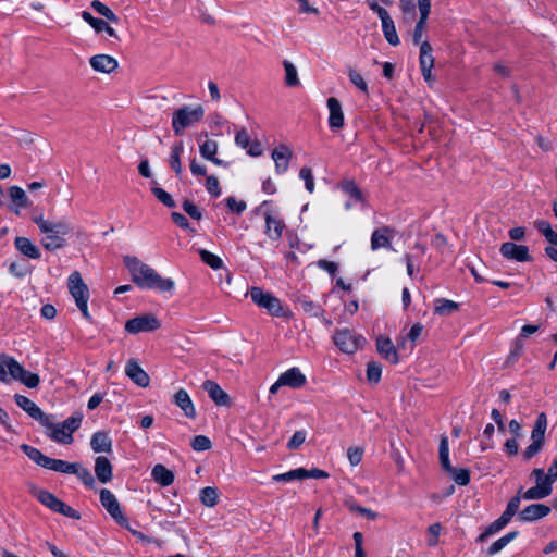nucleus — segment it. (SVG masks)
Segmentation results:
<instances>
[{"label": "nucleus", "instance_id": "4d7b16f0", "mask_svg": "<svg viewBox=\"0 0 557 557\" xmlns=\"http://www.w3.org/2000/svg\"><path fill=\"white\" fill-rule=\"evenodd\" d=\"M348 508L351 512L358 513L364 517L368 520H375L377 518V513L370 508L362 507L356 503H349Z\"/></svg>", "mask_w": 557, "mask_h": 557}, {"label": "nucleus", "instance_id": "dca6fc26", "mask_svg": "<svg viewBox=\"0 0 557 557\" xmlns=\"http://www.w3.org/2000/svg\"><path fill=\"white\" fill-rule=\"evenodd\" d=\"M500 253L511 260L524 262L530 260L529 249L523 245H516L515 243L507 242L502 244Z\"/></svg>", "mask_w": 557, "mask_h": 557}, {"label": "nucleus", "instance_id": "6ab92c4d", "mask_svg": "<svg viewBox=\"0 0 557 557\" xmlns=\"http://www.w3.org/2000/svg\"><path fill=\"white\" fill-rule=\"evenodd\" d=\"M376 349L377 352L388 362L393 364L398 363V352L391 338L385 336H379L376 338Z\"/></svg>", "mask_w": 557, "mask_h": 557}, {"label": "nucleus", "instance_id": "c03bdc74", "mask_svg": "<svg viewBox=\"0 0 557 557\" xmlns=\"http://www.w3.org/2000/svg\"><path fill=\"white\" fill-rule=\"evenodd\" d=\"M283 66L285 70V84L289 87L298 86L299 78L296 66L288 60L283 61Z\"/></svg>", "mask_w": 557, "mask_h": 557}, {"label": "nucleus", "instance_id": "8fccbe9b", "mask_svg": "<svg viewBox=\"0 0 557 557\" xmlns=\"http://www.w3.org/2000/svg\"><path fill=\"white\" fill-rule=\"evenodd\" d=\"M440 461L442 468H450V461H449V444H448V437L446 435H443L440 441Z\"/></svg>", "mask_w": 557, "mask_h": 557}, {"label": "nucleus", "instance_id": "c756f323", "mask_svg": "<svg viewBox=\"0 0 557 557\" xmlns=\"http://www.w3.org/2000/svg\"><path fill=\"white\" fill-rule=\"evenodd\" d=\"M13 380L20 381L28 388H36L40 384L38 374L25 370L20 363V369L13 374Z\"/></svg>", "mask_w": 557, "mask_h": 557}, {"label": "nucleus", "instance_id": "de8ad7c7", "mask_svg": "<svg viewBox=\"0 0 557 557\" xmlns=\"http://www.w3.org/2000/svg\"><path fill=\"white\" fill-rule=\"evenodd\" d=\"M219 145L213 139H207L199 146V152L206 160L213 159V156L218 153Z\"/></svg>", "mask_w": 557, "mask_h": 557}, {"label": "nucleus", "instance_id": "4468645a", "mask_svg": "<svg viewBox=\"0 0 557 557\" xmlns=\"http://www.w3.org/2000/svg\"><path fill=\"white\" fill-rule=\"evenodd\" d=\"M125 374L138 386L147 387L150 377L135 359H129L125 367Z\"/></svg>", "mask_w": 557, "mask_h": 557}, {"label": "nucleus", "instance_id": "7ed1b4c3", "mask_svg": "<svg viewBox=\"0 0 557 557\" xmlns=\"http://www.w3.org/2000/svg\"><path fill=\"white\" fill-rule=\"evenodd\" d=\"M203 115L205 110L200 104H197L195 107L183 106L180 109H177L173 113L172 117V127L175 135H182L186 127H189L193 124L201 121Z\"/></svg>", "mask_w": 557, "mask_h": 557}, {"label": "nucleus", "instance_id": "412c9836", "mask_svg": "<svg viewBox=\"0 0 557 557\" xmlns=\"http://www.w3.org/2000/svg\"><path fill=\"white\" fill-rule=\"evenodd\" d=\"M306 382V375L296 367L288 369L280 375V383L292 388H300Z\"/></svg>", "mask_w": 557, "mask_h": 557}, {"label": "nucleus", "instance_id": "72a5a7b5", "mask_svg": "<svg viewBox=\"0 0 557 557\" xmlns=\"http://www.w3.org/2000/svg\"><path fill=\"white\" fill-rule=\"evenodd\" d=\"M183 150H184L183 143L180 141L172 146L171 154L169 157V164L177 176H180L183 172V166H182V162H181V156L183 153Z\"/></svg>", "mask_w": 557, "mask_h": 557}, {"label": "nucleus", "instance_id": "864d4df0", "mask_svg": "<svg viewBox=\"0 0 557 557\" xmlns=\"http://www.w3.org/2000/svg\"><path fill=\"white\" fill-rule=\"evenodd\" d=\"M348 76H349L350 82L358 89H360L363 94H368V91H369L368 84H367V82L364 81V78L362 77V75L360 73H358L356 70L349 67L348 69Z\"/></svg>", "mask_w": 557, "mask_h": 557}, {"label": "nucleus", "instance_id": "49530a36", "mask_svg": "<svg viewBox=\"0 0 557 557\" xmlns=\"http://www.w3.org/2000/svg\"><path fill=\"white\" fill-rule=\"evenodd\" d=\"M90 5L95 11H97L100 15L106 17L108 21L113 22V23H116L119 21V17L116 16V14L101 1L94 0Z\"/></svg>", "mask_w": 557, "mask_h": 557}, {"label": "nucleus", "instance_id": "e2e57ef3", "mask_svg": "<svg viewBox=\"0 0 557 557\" xmlns=\"http://www.w3.org/2000/svg\"><path fill=\"white\" fill-rule=\"evenodd\" d=\"M151 190L153 195L158 198V200L162 202L164 206L169 208L175 207V202L172 199L171 195L166 193L164 189L160 187H153Z\"/></svg>", "mask_w": 557, "mask_h": 557}, {"label": "nucleus", "instance_id": "aec40b11", "mask_svg": "<svg viewBox=\"0 0 557 557\" xmlns=\"http://www.w3.org/2000/svg\"><path fill=\"white\" fill-rule=\"evenodd\" d=\"M329 125L332 129H339L344 126V112L341 102L331 97L327 99Z\"/></svg>", "mask_w": 557, "mask_h": 557}, {"label": "nucleus", "instance_id": "5701e85b", "mask_svg": "<svg viewBox=\"0 0 557 557\" xmlns=\"http://www.w3.org/2000/svg\"><path fill=\"white\" fill-rule=\"evenodd\" d=\"M174 404L184 412L187 418L196 417V408L191 398L184 388H180L174 395Z\"/></svg>", "mask_w": 557, "mask_h": 557}, {"label": "nucleus", "instance_id": "13d9d810", "mask_svg": "<svg viewBox=\"0 0 557 557\" xmlns=\"http://www.w3.org/2000/svg\"><path fill=\"white\" fill-rule=\"evenodd\" d=\"M505 528V525H503V523L496 519L494 522H492L483 533H481L476 541L478 542H484L487 537L498 533L499 531H502L503 529Z\"/></svg>", "mask_w": 557, "mask_h": 557}, {"label": "nucleus", "instance_id": "1a4fd4ad", "mask_svg": "<svg viewBox=\"0 0 557 557\" xmlns=\"http://www.w3.org/2000/svg\"><path fill=\"white\" fill-rule=\"evenodd\" d=\"M100 502L101 505L106 508V510L109 512V515L119 523V524H125L126 518L124 517L120 503L116 499L115 495L107 490L102 488L100 491Z\"/></svg>", "mask_w": 557, "mask_h": 557}, {"label": "nucleus", "instance_id": "69168bd1", "mask_svg": "<svg viewBox=\"0 0 557 557\" xmlns=\"http://www.w3.org/2000/svg\"><path fill=\"white\" fill-rule=\"evenodd\" d=\"M206 188L208 193L213 197H219L221 195V187L218 177L211 175L207 177Z\"/></svg>", "mask_w": 557, "mask_h": 557}, {"label": "nucleus", "instance_id": "473e14b6", "mask_svg": "<svg viewBox=\"0 0 557 557\" xmlns=\"http://www.w3.org/2000/svg\"><path fill=\"white\" fill-rule=\"evenodd\" d=\"M153 480L162 486H169L174 481V474L163 465H156L151 471Z\"/></svg>", "mask_w": 557, "mask_h": 557}, {"label": "nucleus", "instance_id": "338daca9", "mask_svg": "<svg viewBox=\"0 0 557 557\" xmlns=\"http://www.w3.org/2000/svg\"><path fill=\"white\" fill-rule=\"evenodd\" d=\"M74 474H76L86 485L92 486L95 483L94 476L90 473L89 470L86 468L81 467L79 463L76 465V471H74Z\"/></svg>", "mask_w": 557, "mask_h": 557}, {"label": "nucleus", "instance_id": "ddd939ff", "mask_svg": "<svg viewBox=\"0 0 557 557\" xmlns=\"http://www.w3.org/2000/svg\"><path fill=\"white\" fill-rule=\"evenodd\" d=\"M89 64L95 72L102 74H111L119 66L117 60L109 54H96L89 59Z\"/></svg>", "mask_w": 557, "mask_h": 557}, {"label": "nucleus", "instance_id": "39448f33", "mask_svg": "<svg viewBox=\"0 0 557 557\" xmlns=\"http://www.w3.org/2000/svg\"><path fill=\"white\" fill-rule=\"evenodd\" d=\"M251 300L260 308L265 309L269 314L274 317H284L286 312L281 304V300L272 293L264 292L260 287L250 288Z\"/></svg>", "mask_w": 557, "mask_h": 557}, {"label": "nucleus", "instance_id": "c9c22d12", "mask_svg": "<svg viewBox=\"0 0 557 557\" xmlns=\"http://www.w3.org/2000/svg\"><path fill=\"white\" fill-rule=\"evenodd\" d=\"M547 429V418L544 412L540 413L536 418L534 428L531 432V440L544 444L545 432Z\"/></svg>", "mask_w": 557, "mask_h": 557}, {"label": "nucleus", "instance_id": "680f3d73", "mask_svg": "<svg viewBox=\"0 0 557 557\" xmlns=\"http://www.w3.org/2000/svg\"><path fill=\"white\" fill-rule=\"evenodd\" d=\"M82 420L83 416L81 413H75L64 420L62 424L63 428H65L72 435L79 428Z\"/></svg>", "mask_w": 557, "mask_h": 557}, {"label": "nucleus", "instance_id": "bf43d9fd", "mask_svg": "<svg viewBox=\"0 0 557 557\" xmlns=\"http://www.w3.org/2000/svg\"><path fill=\"white\" fill-rule=\"evenodd\" d=\"M211 441L205 435H197L191 441V447L196 451H205L211 448Z\"/></svg>", "mask_w": 557, "mask_h": 557}, {"label": "nucleus", "instance_id": "37998d69", "mask_svg": "<svg viewBox=\"0 0 557 557\" xmlns=\"http://www.w3.org/2000/svg\"><path fill=\"white\" fill-rule=\"evenodd\" d=\"M200 502L207 507H213L218 504L219 493L215 487L207 486L199 492Z\"/></svg>", "mask_w": 557, "mask_h": 557}, {"label": "nucleus", "instance_id": "393cba45", "mask_svg": "<svg viewBox=\"0 0 557 557\" xmlns=\"http://www.w3.org/2000/svg\"><path fill=\"white\" fill-rule=\"evenodd\" d=\"M393 231L388 227L375 230L371 236V249L391 248V238Z\"/></svg>", "mask_w": 557, "mask_h": 557}, {"label": "nucleus", "instance_id": "f03ea898", "mask_svg": "<svg viewBox=\"0 0 557 557\" xmlns=\"http://www.w3.org/2000/svg\"><path fill=\"white\" fill-rule=\"evenodd\" d=\"M33 222L38 226L41 237V245L46 250L54 251L66 246V236L72 227L65 220L51 221L42 215L33 216Z\"/></svg>", "mask_w": 557, "mask_h": 557}, {"label": "nucleus", "instance_id": "4be33fe9", "mask_svg": "<svg viewBox=\"0 0 557 557\" xmlns=\"http://www.w3.org/2000/svg\"><path fill=\"white\" fill-rule=\"evenodd\" d=\"M203 389L218 406H230V396L214 381H205Z\"/></svg>", "mask_w": 557, "mask_h": 557}, {"label": "nucleus", "instance_id": "cd10ccee", "mask_svg": "<svg viewBox=\"0 0 557 557\" xmlns=\"http://www.w3.org/2000/svg\"><path fill=\"white\" fill-rule=\"evenodd\" d=\"M90 446L95 453H110L112 450V441L108 433L96 432L91 436Z\"/></svg>", "mask_w": 557, "mask_h": 557}, {"label": "nucleus", "instance_id": "3c124183", "mask_svg": "<svg viewBox=\"0 0 557 557\" xmlns=\"http://www.w3.org/2000/svg\"><path fill=\"white\" fill-rule=\"evenodd\" d=\"M423 331V325L421 323H416L411 326L407 337H404L401 338L400 341H398V346L399 347H405L406 346V343L407 341L409 339L410 342L414 343L421 335ZM413 344H411L410 348L412 349L413 348Z\"/></svg>", "mask_w": 557, "mask_h": 557}, {"label": "nucleus", "instance_id": "0eeeda50", "mask_svg": "<svg viewBox=\"0 0 557 557\" xmlns=\"http://www.w3.org/2000/svg\"><path fill=\"white\" fill-rule=\"evenodd\" d=\"M333 341L339 350L345 354H354L366 343V338L363 336L356 334L348 329L335 332Z\"/></svg>", "mask_w": 557, "mask_h": 557}, {"label": "nucleus", "instance_id": "58836bf2", "mask_svg": "<svg viewBox=\"0 0 557 557\" xmlns=\"http://www.w3.org/2000/svg\"><path fill=\"white\" fill-rule=\"evenodd\" d=\"M21 449L29 459H32L38 466L46 468L49 457L45 456L39 449L27 444H22Z\"/></svg>", "mask_w": 557, "mask_h": 557}, {"label": "nucleus", "instance_id": "4c0bfd02", "mask_svg": "<svg viewBox=\"0 0 557 557\" xmlns=\"http://www.w3.org/2000/svg\"><path fill=\"white\" fill-rule=\"evenodd\" d=\"M77 463H71L61 459H52L49 457L46 469L53 470L60 473H71L74 474L76 471Z\"/></svg>", "mask_w": 557, "mask_h": 557}, {"label": "nucleus", "instance_id": "a19ab883", "mask_svg": "<svg viewBox=\"0 0 557 557\" xmlns=\"http://www.w3.org/2000/svg\"><path fill=\"white\" fill-rule=\"evenodd\" d=\"M444 470L450 475V478L458 485L466 486L470 481V473L465 468H455L450 465V468H444Z\"/></svg>", "mask_w": 557, "mask_h": 557}, {"label": "nucleus", "instance_id": "2f4dec72", "mask_svg": "<svg viewBox=\"0 0 557 557\" xmlns=\"http://www.w3.org/2000/svg\"><path fill=\"white\" fill-rule=\"evenodd\" d=\"M459 310V304L445 298L434 300V313L441 317H448Z\"/></svg>", "mask_w": 557, "mask_h": 557}, {"label": "nucleus", "instance_id": "0e129e2a", "mask_svg": "<svg viewBox=\"0 0 557 557\" xmlns=\"http://www.w3.org/2000/svg\"><path fill=\"white\" fill-rule=\"evenodd\" d=\"M299 177L305 181L306 189L309 193H313V190H314V181H313V175H312L311 169L308 168V166L301 168L300 171H299Z\"/></svg>", "mask_w": 557, "mask_h": 557}, {"label": "nucleus", "instance_id": "e433bc0d", "mask_svg": "<svg viewBox=\"0 0 557 557\" xmlns=\"http://www.w3.org/2000/svg\"><path fill=\"white\" fill-rule=\"evenodd\" d=\"M519 532L518 531H511L495 541L490 548L487 549L488 556H494L498 554L503 548H505L510 542H512L517 536Z\"/></svg>", "mask_w": 557, "mask_h": 557}, {"label": "nucleus", "instance_id": "f3484780", "mask_svg": "<svg viewBox=\"0 0 557 557\" xmlns=\"http://www.w3.org/2000/svg\"><path fill=\"white\" fill-rule=\"evenodd\" d=\"M265 230L264 233L272 242L281 239L283 231L285 230V223L278 216L273 215L271 212L264 213Z\"/></svg>", "mask_w": 557, "mask_h": 557}, {"label": "nucleus", "instance_id": "bb28decb", "mask_svg": "<svg viewBox=\"0 0 557 557\" xmlns=\"http://www.w3.org/2000/svg\"><path fill=\"white\" fill-rule=\"evenodd\" d=\"M95 473L101 483H108L112 479V466L107 457L99 456L95 460Z\"/></svg>", "mask_w": 557, "mask_h": 557}, {"label": "nucleus", "instance_id": "2eb2a0df", "mask_svg": "<svg viewBox=\"0 0 557 557\" xmlns=\"http://www.w3.org/2000/svg\"><path fill=\"white\" fill-rule=\"evenodd\" d=\"M271 157L275 163V172L283 174L288 170L293 151L288 146L280 145L273 149Z\"/></svg>", "mask_w": 557, "mask_h": 557}, {"label": "nucleus", "instance_id": "7c9ffc66", "mask_svg": "<svg viewBox=\"0 0 557 557\" xmlns=\"http://www.w3.org/2000/svg\"><path fill=\"white\" fill-rule=\"evenodd\" d=\"M9 196L15 206V208H13V211L16 214H20L21 208H27L29 206L26 193L20 186H11L9 188Z\"/></svg>", "mask_w": 557, "mask_h": 557}, {"label": "nucleus", "instance_id": "c85d7f7f", "mask_svg": "<svg viewBox=\"0 0 557 557\" xmlns=\"http://www.w3.org/2000/svg\"><path fill=\"white\" fill-rule=\"evenodd\" d=\"M82 18L88 23L96 32H106L110 37H117L116 32L111 26H109L106 21L94 17L91 13L83 11Z\"/></svg>", "mask_w": 557, "mask_h": 557}, {"label": "nucleus", "instance_id": "f704fd0d", "mask_svg": "<svg viewBox=\"0 0 557 557\" xmlns=\"http://www.w3.org/2000/svg\"><path fill=\"white\" fill-rule=\"evenodd\" d=\"M382 23V30L385 36V39L388 41L392 46L399 45L400 40L397 35L394 22L392 17L388 15L387 17H384L381 20Z\"/></svg>", "mask_w": 557, "mask_h": 557}, {"label": "nucleus", "instance_id": "a18cd8bd", "mask_svg": "<svg viewBox=\"0 0 557 557\" xmlns=\"http://www.w3.org/2000/svg\"><path fill=\"white\" fill-rule=\"evenodd\" d=\"M339 186H341V189L346 195L351 197L355 201H359V202L363 201L362 193L359 189V187L355 184L354 181H349V180L343 181Z\"/></svg>", "mask_w": 557, "mask_h": 557}, {"label": "nucleus", "instance_id": "f8f14e48", "mask_svg": "<svg viewBox=\"0 0 557 557\" xmlns=\"http://www.w3.org/2000/svg\"><path fill=\"white\" fill-rule=\"evenodd\" d=\"M48 424H41L47 429V436H49L52 441L62 443V444H71L73 442V435L63 428L61 423H53L50 416H47Z\"/></svg>", "mask_w": 557, "mask_h": 557}, {"label": "nucleus", "instance_id": "f257e3e1", "mask_svg": "<svg viewBox=\"0 0 557 557\" xmlns=\"http://www.w3.org/2000/svg\"><path fill=\"white\" fill-rule=\"evenodd\" d=\"M124 263L129 271L133 283L139 288L173 294L175 282L172 278L162 277L152 267L143 262L137 257L126 256Z\"/></svg>", "mask_w": 557, "mask_h": 557}, {"label": "nucleus", "instance_id": "052dcab7", "mask_svg": "<svg viewBox=\"0 0 557 557\" xmlns=\"http://www.w3.org/2000/svg\"><path fill=\"white\" fill-rule=\"evenodd\" d=\"M531 475L535 479V485L544 487H553V481H549L545 474V471L541 468H535Z\"/></svg>", "mask_w": 557, "mask_h": 557}, {"label": "nucleus", "instance_id": "a878e982", "mask_svg": "<svg viewBox=\"0 0 557 557\" xmlns=\"http://www.w3.org/2000/svg\"><path fill=\"white\" fill-rule=\"evenodd\" d=\"M20 369V362L8 355H0V381L7 382Z\"/></svg>", "mask_w": 557, "mask_h": 557}, {"label": "nucleus", "instance_id": "5fc2aeb1", "mask_svg": "<svg viewBox=\"0 0 557 557\" xmlns=\"http://www.w3.org/2000/svg\"><path fill=\"white\" fill-rule=\"evenodd\" d=\"M382 367L375 361H371L367 366V379L369 382L377 383L381 380Z\"/></svg>", "mask_w": 557, "mask_h": 557}, {"label": "nucleus", "instance_id": "9b49d317", "mask_svg": "<svg viewBox=\"0 0 557 557\" xmlns=\"http://www.w3.org/2000/svg\"><path fill=\"white\" fill-rule=\"evenodd\" d=\"M418 9L420 13V18L416 24L412 39L414 45L421 46V44L423 42L422 37L426 26V21L431 12V0H418Z\"/></svg>", "mask_w": 557, "mask_h": 557}, {"label": "nucleus", "instance_id": "423d86ee", "mask_svg": "<svg viewBox=\"0 0 557 557\" xmlns=\"http://www.w3.org/2000/svg\"><path fill=\"white\" fill-rule=\"evenodd\" d=\"M34 494L42 505L52 511L76 520L81 518V515L75 509L66 505L50 492L45 490H34Z\"/></svg>", "mask_w": 557, "mask_h": 557}, {"label": "nucleus", "instance_id": "79ce46f5", "mask_svg": "<svg viewBox=\"0 0 557 557\" xmlns=\"http://www.w3.org/2000/svg\"><path fill=\"white\" fill-rule=\"evenodd\" d=\"M433 64L432 47L428 41H423L420 46V67L428 71Z\"/></svg>", "mask_w": 557, "mask_h": 557}, {"label": "nucleus", "instance_id": "9d476101", "mask_svg": "<svg viewBox=\"0 0 557 557\" xmlns=\"http://www.w3.org/2000/svg\"><path fill=\"white\" fill-rule=\"evenodd\" d=\"M14 400L16 405L29 417L37 420L40 424H48V414H46L32 399L27 398L26 396L15 394Z\"/></svg>", "mask_w": 557, "mask_h": 557}, {"label": "nucleus", "instance_id": "a211bd4d", "mask_svg": "<svg viewBox=\"0 0 557 557\" xmlns=\"http://www.w3.org/2000/svg\"><path fill=\"white\" fill-rule=\"evenodd\" d=\"M550 512V508L544 504H531L524 507L518 515L523 522H532L546 517Z\"/></svg>", "mask_w": 557, "mask_h": 557}, {"label": "nucleus", "instance_id": "b1692460", "mask_svg": "<svg viewBox=\"0 0 557 557\" xmlns=\"http://www.w3.org/2000/svg\"><path fill=\"white\" fill-rule=\"evenodd\" d=\"M14 246L22 255L30 259H39L41 257L39 248L27 237H16Z\"/></svg>", "mask_w": 557, "mask_h": 557}, {"label": "nucleus", "instance_id": "6e6552de", "mask_svg": "<svg viewBox=\"0 0 557 557\" xmlns=\"http://www.w3.org/2000/svg\"><path fill=\"white\" fill-rule=\"evenodd\" d=\"M161 326V322L154 314H143L128 320L125 323V331L131 334L152 332Z\"/></svg>", "mask_w": 557, "mask_h": 557}, {"label": "nucleus", "instance_id": "6e6d98bb", "mask_svg": "<svg viewBox=\"0 0 557 557\" xmlns=\"http://www.w3.org/2000/svg\"><path fill=\"white\" fill-rule=\"evenodd\" d=\"M304 474L302 468H298L285 473L275 474L272 479L276 482H289L293 480H301V475Z\"/></svg>", "mask_w": 557, "mask_h": 557}, {"label": "nucleus", "instance_id": "603ef678", "mask_svg": "<svg viewBox=\"0 0 557 557\" xmlns=\"http://www.w3.org/2000/svg\"><path fill=\"white\" fill-rule=\"evenodd\" d=\"M399 7L404 14V22L411 23L416 15V7L413 0H399Z\"/></svg>", "mask_w": 557, "mask_h": 557}, {"label": "nucleus", "instance_id": "ea45409f", "mask_svg": "<svg viewBox=\"0 0 557 557\" xmlns=\"http://www.w3.org/2000/svg\"><path fill=\"white\" fill-rule=\"evenodd\" d=\"M553 492V487L533 486L522 493V498L525 500H537L549 496Z\"/></svg>", "mask_w": 557, "mask_h": 557}, {"label": "nucleus", "instance_id": "09e8293b", "mask_svg": "<svg viewBox=\"0 0 557 557\" xmlns=\"http://www.w3.org/2000/svg\"><path fill=\"white\" fill-rule=\"evenodd\" d=\"M199 255H200L201 260L206 264H208L210 268H212L213 270H219L223 267L222 259L220 257H218L216 255H214L206 249H200Z\"/></svg>", "mask_w": 557, "mask_h": 557}, {"label": "nucleus", "instance_id": "20e7f679", "mask_svg": "<svg viewBox=\"0 0 557 557\" xmlns=\"http://www.w3.org/2000/svg\"><path fill=\"white\" fill-rule=\"evenodd\" d=\"M67 285L69 290L83 317L87 320H90L91 317L88 311L89 289L88 286L84 283L81 273L77 271L71 273L67 280Z\"/></svg>", "mask_w": 557, "mask_h": 557}, {"label": "nucleus", "instance_id": "774afa93", "mask_svg": "<svg viewBox=\"0 0 557 557\" xmlns=\"http://www.w3.org/2000/svg\"><path fill=\"white\" fill-rule=\"evenodd\" d=\"M307 433L305 431H297L294 433V435L290 437V440L287 443V447L289 449H297L299 448L304 442L306 441Z\"/></svg>", "mask_w": 557, "mask_h": 557}]
</instances>
